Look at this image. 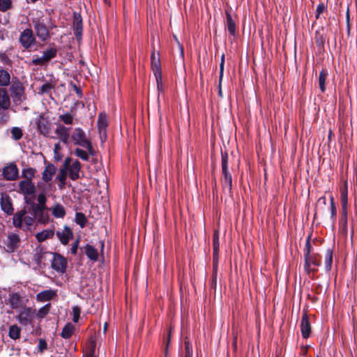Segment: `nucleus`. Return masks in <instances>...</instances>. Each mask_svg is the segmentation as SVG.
I'll use <instances>...</instances> for the list:
<instances>
[{"instance_id":"obj_51","label":"nucleus","mask_w":357,"mask_h":357,"mask_svg":"<svg viewBox=\"0 0 357 357\" xmlns=\"http://www.w3.org/2000/svg\"><path fill=\"white\" fill-rule=\"evenodd\" d=\"M341 204L342 208L347 207V188L341 190Z\"/></svg>"},{"instance_id":"obj_42","label":"nucleus","mask_w":357,"mask_h":357,"mask_svg":"<svg viewBox=\"0 0 357 357\" xmlns=\"http://www.w3.org/2000/svg\"><path fill=\"white\" fill-rule=\"evenodd\" d=\"M36 170L31 167L25 168L22 170V176L26 179L24 181H31L35 176Z\"/></svg>"},{"instance_id":"obj_47","label":"nucleus","mask_w":357,"mask_h":357,"mask_svg":"<svg viewBox=\"0 0 357 357\" xmlns=\"http://www.w3.org/2000/svg\"><path fill=\"white\" fill-rule=\"evenodd\" d=\"M38 188L41 191L40 193L45 194L50 191L51 188V184L45 182H39L37 184Z\"/></svg>"},{"instance_id":"obj_25","label":"nucleus","mask_w":357,"mask_h":357,"mask_svg":"<svg viewBox=\"0 0 357 357\" xmlns=\"http://www.w3.org/2000/svg\"><path fill=\"white\" fill-rule=\"evenodd\" d=\"M83 249L84 250V253L90 260L96 261L98 259L99 255L98 250L93 245L87 244L83 248Z\"/></svg>"},{"instance_id":"obj_2","label":"nucleus","mask_w":357,"mask_h":357,"mask_svg":"<svg viewBox=\"0 0 357 357\" xmlns=\"http://www.w3.org/2000/svg\"><path fill=\"white\" fill-rule=\"evenodd\" d=\"M36 36L43 43L47 42L51 38L50 31L52 26H47L42 17H33L31 20Z\"/></svg>"},{"instance_id":"obj_38","label":"nucleus","mask_w":357,"mask_h":357,"mask_svg":"<svg viewBox=\"0 0 357 357\" xmlns=\"http://www.w3.org/2000/svg\"><path fill=\"white\" fill-rule=\"evenodd\" d=\"M10 79V74L5 70H0V86H8Z\"/></svg>"},{"instance_id":"obj_31","label":"nucleus","mask_w":357,"mask_h":357,"mask_svg":"<svg viewBox=\"0 0 357 357\" xmlns=\"http://www.w3.org/2000/svg\"><path fill=\"white\" fill-rule=\"evenodd\" d=\"M213 261H214V266L216 265V261L218 259V253L219 250V234L217 231H215L213 234Z\"/></svg>"},{"instance_id":"obj_16","label":"nucleus","mask_w":357,"mask_h":357,"mask_svg":"<svg viewBox=\"0 0 357 357\" xmlns=\"http://www.w3.org/2000/svg\"><path fill=\"white\" fill-rule=\"evenodd\" d=\"M46 210H47V206L43 208L36 205L33 206L35 218L38 220V222L41 224H45L48 222V215L45 212Z\"/></svg>"},{"instance_id":"obj_32","label":"nucleus","mask_w":357,"mask_h":357,"mask_svg":"<svg viewBox=\"0 0 357 357\" xmlns=\"http://www.w3.org/2000/svg\"><path fill=\"white\" fill-rule=\"evenodd\" d=\"M56 84L53 82H45L38 89V94H50L55 87Z\"/></svg>"},{"instance_id":"obj_55","label":"nucleus","mask_w":357,"mask_h":357,"mask_svg":"<svg viewBox=\"0 0 357 357\" xmlns=\"http://www.w3.org/2000/svg\"><path fill=\"white\" fill-rule=\"evenodd\" d=\"M33 222L34 219L32 217L24 215L23 223L25 224L27 229H29L33 224Z\"/></svg>"},{"instance_id":"obj_46","label":"nucleus","mask_w":357,"mask_h":357,"mask_svg":"<svg viewBox=\"0 0 357 357\" xmlns=\"http://www.w3.org/2000/svg\"><path fill=\"white\" fill-rule=\"evenodd\" d=\"M59 119L66 125H72L74 118L70 113H66L59 116Z\"/></svg>"},{"instance_id":"obj_37","label":"nucleus","mask_w":357,"mask_h":357,"mask_svg":"<svg viewBox=\"0 0 357 357\" xmlns=\"http://www.w3.org/2000/svg\"><path fill=\"white\" fill-rule=\"evenodd\" d=\"M74 154L84 161H88L89 160V155H91L88 150L84 151L79 148H76L75 149Z\"/></svg>"},{"instance_id":"obj_13","label":"nucleus","mask_w":357,"mask_h":357,"mask_svg":"<svg viewBox=\"0 0 357 357\" xmlns=\"http://www.w3.org/2000/svg\"><path fill=\"white\" fill-rule=\"evenodd\" d=\"M3 176L7 181H15L18 177V169L15 164L11 163L3 169Z\"/></svg>"},{"instance_id":"obj_50","label":"nucleus","mask_w":357,"mask_h":357,"mask_svg":"<svg viewBox=\"0 0 357 357\" xmlns=\"http://www.w3.org/2000/svg\"><path fill=\"white\" fill-rule=\"evenodd\" d=\"M12 6L11 0H0V11L5 12Z\"/></svg>"},{"instance_id":"obj_24","label":"nucleus","mask_w":357,"mask_h":357,"mask_svg":"<svg viewBox=\"0 0 357 357\" xmlns=\"http://www.w3.org/2000/svg\"><path fill=\"white\" fill-rule=\"evenodd\" d=\"M47 252L45 250L44 248L41 246H38L35 250L33 254V260L35 261L38 266H40L43 263V259L45 258V255Z\"/></svg>"},{"instance_id":"obj_48","label":"nucleus","mask_w":357,"mask_h":357,"mask_svg":"<svg viewBox=\"0 0 357 357\" xmlns=\"http://www.w3.org/2000/svg\"><path fill=\"white\" fill-rule=\"evenodd\" d=\"M11 135L13 139L15 140H19L22 137V130L18 127H14L11 129Z\"/></svg>"},{"instance_id":"obj_52","label":"nucleus","mask_w":357,"mask_h":357,"mask_svg":"<svg viewBox=\"0 0 357 357\" xmlns=\"http://www.w3.org/2000/svg\"><path fill=\"white\" fill-rule=\"evenodd\" d=\"M80 313H81V309L79 308V307L74 306L73 307V320L74 322H75V323L78 322L79 316H80Z\"/></svg>"},{"instance_id":"obj_3","label":"nucleus","mask_w":357,"mask_h":357,"mask_svg":"<svg viewBox=\"0 0 357 357\" xmlns=\"http://www.w3.org/2000/svg\"><path fill=\"white\" fill-rule=\"evenodd\" d=\"M8 91L13 105L15 106L20 105L26 100L25 88L19 80L13 81Z\"/></svg>"},{"instance_id":"obj_26","label":"nucleus","mask_w":357,"mask_h":357,"mask_svg":"<svg viewBox=\"0 0 357 357\" xmlns=\"http://www.w3.org/2000/svg\"><path fill=\"white\" fill-rule=\"evenodd\" d=\"M54 235L53 229H45L36 234V238L38 242H43L49 238H52Z\"/></svg>"},{"instance_id":"obj_59","label":"nucleus","mask_w":357,"mask_h":357,"mask_svg":"<svg viewBox=\"0 0 357 357\" xmlns=\"http://www.w3.org/2000/svg\"><path fill=\"white\" fill-rule=\"evenodd\" d=\"M225 55L223 54L221 58V63L220 65V83L222 81L224 71Z\"/></svg>"},{"instance_id":"obj_41","label":"nucleus","mask_w":357,"mask_h":357,"mask_svg":"<svg viewBox=\"0 0 357 357\" xmlns=\"http://www.w3.org/2000/svg\"><path fill=\"white\" fill-rule=\"evenodd\" d=\"M67 177V170L66 169H61L59 174L57 176V179L59 181V187L60 189H63L66 184V180Z\"/></svg>"},{"instance_id":"obj_64","label":"nucleus","mask_w":357,"mask_h":357,"mask_svg":"<svg viewBox=\"0 0 357 357\" xmlns=\"http://www.w3.org/2000/svg\"><path fill=\"white\" fill-rule=\"evenodd\" d=\"M70 162H71V158H69V157L66 158L65 159V161H64V163H63V169H66V170H67L68 167H70L71 165Z\"/></svg>"},{"instance_id":"obj_17","label":"nucleus","mask_w":357,"mask_h":357,"mask_svg":"<svg viewBox=\"0 0 357 357\" xmlns=\"http://www.w3.org/2000/svg\"><path fill=\"white\" fill-rule=\"evenodd\" d=\"M19 188L24 195H33L36 192V186L31 181H21L19 183Z\"/></svg>"},{"instance_id":"obj_18","label":"nucleus","mask_w":357,"mask_h":357,"mask_svg":"<svg viewBox=\"0 0 357 357\" xmlns=\"http://www.w3.org/2000/svg\"><path fill=\"white\" fill-rule=\"evenodd\" d=\"M301 331L303 338H308L311 333V325L307 313L303 314L301 322Z\"/></svg>"},{"instance_id":"obj_1","label":"nucleus","mask_w":357,"mask_h":357,"mask_svg":"<svg viewBox=\"0 0 357 357\" xmlns=\"http://www.w3.org/2000/svg\"><path fill=\"white\" fill-rule=\"evenodd\" d=\"M70 138L75 145L82 146L89 151L91 155H95L91 140L81 128H76L71 133Z\"/></svg>"},{"instance_id":"obj_57","label":"nucleus","mask_w":357,"mask_h":357,"mask_svg":"<svg viewBox=\"0 0 357 357\" xmlns=\"http://www.w3.org/2000/svg\"><path fill=\"white\" fill-rule=\"evenodd\" d=\"M185 357H192V349L188 342H185Z\"/></svg>"},{"instance_id":"obj_60","label":"nucleus","mask_w":357,"mask_h":357,"mask_svg":"<svg viewBox=\"0 0 357 357\" xmlns=\"http://www.w3.org/2000/svg\"><path fill=\"white\" fill-rule=\"evenodd\" d=\"M78 246H79V239H77L73 245H72V247H71V253L73 255H76L77 254V248H78Z\"/></svg>"},{"instance_id":"obj_7","label":"nucleus","mask_w":357,"mask_h":357,"mask_svg":"<svg viewBox=\"0 0 357 357\" xmlns=\"http://www.w3.org/2000/svg\"><path fill=\"white\" fill-rule=\"evenodd\" d=\"M20 42L25 49H29L36 42V39L32 29H24L20 34Z\"/></svg>"},{"instance_id":"obj_61","label":"nucleus","mask_w":357,"mask_h":357,"mask_svg":"<svg viewBox=\"0 0 357 357\" xmlns=\"http://www.w3.org/2000/svg\"><path fill=\"white\" fill-rule=\"evenodd\" d=\"M86 357H96L95 356V347L92 346L86 354Z\"/></svg>"},{"instance_id":"obj_19","label":"nucleus","mask_w":357,"mask_h":357,"mask_svg":"<svg viewBox=\"0 0 357 357\" xmlns=\"http://www.w3.org/2000/svg\"><path fill=\"white\" fill-rule=\"evenodd\" d=\"M57 296L56 290L47 289L36 294V298L39 302L51 301Z\"/></svg>"},{"instance_id":"obj_40","label":"nucleus","mask_w":357,"mask_h":357,"mask_svg":"<svg viewBox=\"0 0 357 357\" xmlns=\"http://www.w3.org/2000/svg\"><path fill=\"white\" fill-rule=\"evenodd\" d=\"M9 303L12 308L17 309L20 307L21 301L20 296L17 294H13L10 296Z\"/></svg>"},{"instance_id":"obj_62","label":"nucleus","mask_w":357,"mask_h":357,"mask_svg":"<svg viewBox=\"0 0 357 357\" xmlns=\"http://www.w3.org/2000/svg\"><path fill=\"white\" fill-rule=\"evenodd\" d=\"M38 347H39V349L43 351V350L46 349H47V343L45 340H39V344H38Z\"/></svg>"},{"instance_id":"obj_15","label":"nucleus","mask_w":357,"mask_h":357,"mask_svg":"<svg viewBox=\"0 0 357 357\" xmlns=\"http://www.w3.org/2000/svg\"><path fill=\"white\" fill-rule=\"evenodd\" d=\"M10 96L6 88H0V109L8 110L11 105Z\"/></svg>"},{"instance_id":"obj_45","label":"nucleus","mask_w":357,"mask_h":357,"mask_svg":"<svg viewBox=\"0 0 357 357\" xmlns=\"http://www.w3.org/2000/svg\"><path fill=\"white\" fill-rule=\"evenodd\" d=\"M61 150H62V148L59 143H56L54 144V158L55 160L59 161L62 159L63 155L61 154Z\"/></svg>"},{"instance_id":"obj_58","label":"nucleus","mask_w":357,"mask_h":357,"mask_svg":"<svg viewBox=\"0 0 357 357\" xmlns=\"http://www.w3.org/2000/svg\"><path fill=\"white\" fill-rule=\"evenodd\" d=\"M326 10V6L324 3H321L317 6V10H316V18H319V15L324 13V11Z\"/></svg>"},{"instance_id":"obj_11","label":"nucleus","mask_w":357,"mask_h":357,"mask_svg":"<svg viewBox=\"0 0 357 357\" xmlns=\"http://www.w3.org/2000/svg\"><path fill=\"white\" fill-rule=\"evenodd\" d=\"M34 315V310L26 307L20 311L17 316V320L23 325H28L32 322Z\"/></svg>"},{"instance_id":"obj_8","label":"nucleus","mask_w":357,"mask_h":357,"mask_svg":"<svg viewBox=\"0 0 357 357\" xmlns=\"http://www.w3.org/2000/svg\"><path fill=\"white\" fill-rule=\"evenodd\" d=\"M67 259L58 253L53 254V259L52 261V268L58 273H63L66 272L67 268Z\"/></svg>"},{"instance_id":"obj_35","label":"nucleus","mask_w":357,"mask_h":357,"mask_svg":"<svg viewBox=\"0 0 357 357\" xmlns=\"http://www.w3.org/2000/svg\"><path fill=\"white\" fill-rule=\"evenodd\" d=\"M328 76V71L326 69H323L319 75V86L321 92H324L326 90V80Z\"/></svg>"},{"instance_id":"obj_21","label":"nucleus","mask_w":357,"mask_h":357,"mask_svg":"<svg viewBox=\"0 0 357 357\" xmlns=\"http://www.w3.org/2000/svg\"><path fill=\"white\" fill-rule=\"evenodd\" d=\"M37 128L40 134L44 136H48L50 132V123L48 121L43 117L37 119Z\"/></svg>"},{"instance_id":"obj_28","label":"nucleus","mask_w":357,"mask_h":357,"mask_svg":"<svg viewBox=\"0 0 357 357\" xmlns=\"http://www.w3.org/2000/svg\"><path fill=\"white\" fill-rule=\"evenodd\" d=\"M50 210L52 211V215L56 218H63L66 215V210L60 204H56Z\"/></svg>"},{"instance_id":"obj_12","label":"nucleus","mask_w":357,"mask_h":357,"mask_svg":"<svg viewBox=\"0 0 357 357\" xmlns=\"http://www.w3.org/2000/svg\"><path fill=\"white\" fill-rule=\"evenodd\" d=\"M0 205L1 210L6 213L7 215H11L14 213V208L13 206V203L10 197L6 195L2 194Z\"/></svg>"},{"instance_id":"obj_4","label":"nucleus","mask_w":357,"mask_h":357,"mask_svg":"<svg viewBox=\"0 0 357 357\" xmlns=\"http://www.w3.org/2000/svg\"><path fill=\"white\" fill-rule=\"evenodd\" d=\"M221 167L222 187L224 190H227L229 193H231L232 176L228 169V154L227 153H222Z\"/></svg>"},{"instance_id":"obj_33","label":"nucleus","mask_w":357,"mask_h":357,"mask_svg":"<svg viewBox=\"0 0 357 357\" xmlns=\"http://www.w3.org/2000/svg\"><path fill=\"white\" fill-rule=\"evenodd\" d=\"M107 126V123L105 116L100 114L98 120V127L100 135H105Z\"/></svg>"},{"instance_id":"obj_54","label":"nucleus","mask_w":357,"mask_h":357,"mask_svg":"<svg viewBox=\"0 0 357 357\" xmlns=\"http://www.w3.org/2000/svg\"><path fill=\"white\" fill-rule=\"evenodd\" d=\"M6 110L0 111V124H4L9 120V114L5 112Z\"/></svg>"},{"instance_id":"obj_53","label":"nucleus","mask_w":357,"mask_h":357,"mask_svg":"<svg viewBox=\"0 0 357 357\" xmlns=\"http://www.w3.org/2000/svg\"><path fill=\"white\" fill-rule=\"evenodd\" d=\"M37 201H38V204H36V206H41L42 208H43V207H45V206H46L47 199H46V197H45V194H43V193H40V194L38 195Z\"/></svg>"},{"instance_id":"obj_6","label":"nucleus","mask_w":357,"mask_h":357,"mask_svg":"<svg viewBox=\"0 0 357 357\" xmlns=\"http://www.w3.org/2000/svg\"><path fill=\"white\" fill-rule=\"evenodd\" d=\"M3 250L8 253H13L20 248L21 239L18 234H9L3 240Z\"/></svg>"},{"instance_id":"obj_20","label":"nucleus","mask_w":357,"mask_h":357,"mask_svg":"<svg viewBox=\"0 0 357 357\" xmlns=\"http://www.w3.org/2000/svg\"><path fill=\"white\" fill-rule=\"evenodd\" d=\"M81 169V164L78 160L73 162L71 165L68 167V175L70 179L75 181L79 177V171Z\"/></svg>"},{"instance_id":"obj_14","label":"nucleus","mask_w":357,"mask_h":357,"mask_svg":"<svg viewBox=\"0 0 357 357\" xmlns=\"http://www.w3.org/2000/svg\"><path fill=\"white\" fill-rule=\"evenodd\" d=\"M56 236L63 245H67L73 238V232L69 227L65 226L61 230L56 231Z\"/></svg>"},{"instance_id":"obj_44","label":"nucleus","mask_w":357,"mask_h":357,"mask_svg":"<svg viewBox=\"0 0 357 357\" xmlns=\"http://www.w3.org/2000/svg\"><path fill=\"white\" fill-rule=\"evenodd\" d=\"M75 222L82 228L84 227L86 223V218L82 213H77L75 215Z\"/></svg>"},{"instance_id":"obj_23","label":"nucleus","mask_w":357,"mask_h":357,"mask_svg":"<svg viewBox=\"0 0 357 357\" xmlns=\"http://www.w3.org/2000/svg\"><path fill=\"white\" fill-rule=\"evenodd\" d=\"M74 33L77 38H79L82 33V19L80 15L75 13L73 17Z\"/></svg>"},{"instance_id":"obj_22","label":"nucleus","mask_w":357,"mask_h":357,"mask_svg":"<svg viewBox=\"0 0 357 357\" xmlns=\"http://www.w3.org/2000/svg\"><path fill=\"white\" fill-rule=\"evenodd\" d=\"M56 172V167L52 164H48L42 174L43 181L45 183L50 182L52 179Z\"/></svg>"},{"instance_id":"obj_29","label":"nucleus","mask_w":357,"mask_h":357,"mask_svg":"<svg viewBox=\"0 0 357 357\" xmlns=\"http://www.w3.org/2000/svg\"><path fill=\"white\" fill-rule=\"evenodd\" d=\"M75 330V326L71 323H68L63 328L61 333V336L64 339L70 338Z\"/></svg>"},{"instance_id":"obj_63","label":"nucleus","mask_w":357,"mask_h":357,"mask_svg":"<svg viewBox=\"0 0 357 357\" xmlns=\"http://www.w3.org/2000/svg\"><path fill=\"white\" fill-rule=\"evenodd\" d=\"M233 336H234V340H233V342H232V347H233V350L234 351H237V335L236 333H233Z\"/></svg>"},{"instance_id":"obj_10","label":"nucleus","mask_w":357,"mask_h":357,"mask_svg":"<svg viewBox=\"0 0 357 357\" xmlns=\"http://www.w3.org/2000/svg\"><path fill=\"white\" fill-rule=\"evenodd\" d=\"M56 138L59 139L66 144L69 143L70 139V128L64 126L61 123H56L54 131Z\"/></svg>"},{"instance_id":"obj_39","label":"nucleus","mask_w":357,"mask_h":357,"mask_svg":"<svg viewBox=\"0 0 357 357\" xmlns=\"http://www.w3.org/2000/svg\"><path fill=\"white\" fill-rule=\"evenodd\" d=\"M20 328L17 325H13L9 328V337L11 339L17 340L20 337Z\"/></svg>"},{"instance_id":"obj_9","label":"nucleus","mask_w":357,"mask_h":357,"mask_svg":"<svg viewBox=\"0 0 357 357\" xmlns=\"http://www.w3.org/2000/svg\"><path fill=\"white\" fill-rule=\"evenodd\" d=\"M311 265L314 266L321 265V256L319 255H310L309 253L305 255V269L308 273L311 271H314V269L310 268Z\"/></svg>"},{"instance_id":"obj_34","label":"nucleus","mask_w":357,"mask_h":357,"mask_svg":"<svg viewBox=\"0 0 357 357\" xmlns=\"http://www.w3.org/2000/svg\"><path fill=\"white\" fill-rule=\"evenodd\" d=\"M333 264V251L331 249H328L325 253L324 265L326 270L330 271Z\"/></svg>"},{"instance_id":"obj_49","label":"nucleus","mask_w":357,"mask_h":357,"mask_svg":"<svg viewBox=\"0 0 357 357\" xmlns=\"http://www.w3.org/2000/svg\"><path fill=\"white\" fill-rule=\"evenodd\" d=\"M31 63L35 66H43L44 65H46L47 63L45 61V58L43 57V56H33V58L31 61Z\"/></svg>"},{"instance_id":"obj_5","label":"nucleus","mask_w":357,"mask_h":357,"mask_svg":"<svg viewBox=\"0 0 357 357\" xmlns=\"http://www.w3.org/2000/svg\"><path fill=\"white\" fill-rule=\"evenodd\" d=\"M151 66L155 77L158 88L162 84V70L160 64V58L159 54H156L153 48L151 55Z\"/></svg>"},{"instance_id":"obj_27","label":"nucleus","mask_w":357,"mask_h":357,"mask_svg":"<svg viewBox=\"0 0 357 357\" xmlns=\"http://www.w3.org/2000/svg\"><path fill=\"white\" fill-rule=\"evenodd\" d=\"M24 215H26V211L24 210L20 211L14 215L13 218V223L15 227H22Z\"/></svg>"},{"instance_id":"obj_36","label":"nucleus","mask_w":357,"mask_h":357,"mask_svg":"<svg viewBox=\"0 0 357 357\" xmlns=\"http://www.w3.org/2000/svg\"><path fill=\"white\" fill-rule=\"evenodd\" d=\"M57 50L54 47H50L47 49L43 52V56L45 58L47 63L53 59L56 56Z\"/></svg>"},{"instance_id":"obj_43","label":"nucleus","mask_w":357,"mask_h":357,"mask_svg":"<svg viewBox=\"0 0 357 357\" xmlns=\"http://www.w3.org/2000/svg\"><path fill=\"white\" fill-rule=\"evenodd\" d=\"M51 304L48 303L40 308L36 314L38 318H44L50 312Z\"/></svg>"},{"instance_id":"obj_30","label":"nucleus","mask_w":357,"mask_h":357,"mask_svg":"<svg viewBox=\"0 0 357 357\" xmlns=\"http://www.w3.org/2000/svg\"><path fill=\"white\" fill-rule=\"evenodd\" d=\"M226 23L228 31L231 36H234L236 32V24L232 19L231 15L228 12H226Z\"/></svg>"},{"instance_id":"obj_56","label":"nucleus","mask_w":357,"mask_h":357,"mask_svg":"<svg viewBox=\"0 0 357 357\" xmlns=\"http://www.w3.org/2000/svg\"><path fill=\"white\" fill-rule=\"evenodd\" d=\"M347 207L342 208V217H341V222L344 225V227H346L347 224Z\"/></svg>"}]
</instances>
